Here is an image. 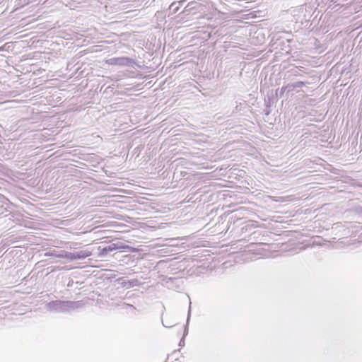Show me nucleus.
<instances>
[{"instance_id":"obj_15","label":"nucleus","mask_w":362,"mask_h":362,"mask_svg":"<svg viewBox=\"0 0 362 362\" xmlns=\"http://www.w3.org/2000/svg\"><path fill=\"white\" fill-rule=\"evenodd\" d=\"M285 92H286V90H283V87H282V88H281V90H279V96H280V97H282V96H283V95H284V93Z\"/></svg>"},{"instance_id":"obj_17","label":"nucleus","mask_w":362,"mask_h":362,"mask_svg":"<svg viewBox=\"0 0 362 362\" xmlns=\"http://www.w3.org/2000/svg\"><path fill=\"white\" fill-rule=\"evenodd\" d=\"M8 44H5L4 45H3L2 47H1L0 48V51H4L6 49V47L7 46Z\"/></svg>"},{"instance_id":"obj_16","label":"nucleus","mask_w":362,"mask_h":362,"mask_svg":"<svg viewBox=\"0 0 362 362\" xmlns=\"http://www.w3.org/2000/svg\"><path fill=\"white\" fill-rule=\"evenodd\" d=\"M240 105H236V107H235V110H233V112H238L239 110H240Z\"/></svg>"},{"instance_id":"obj_14","label":"nucleus","mask_w":362,"mask_h":362,"mask_svg":"<svg viewBox=\"0 0 362 362\" xmlns=\"http://www.w3.org/2000/svg\"><path fill=\"white\" fill-rule=\"evenodd\" d=\"M293 83H294L295 88H301V87L305 86L306 84H308L309 83L305 82V81H297Z\"/></svg>"},{"instance_id":"obj_5","label":"nucleus","mask_w":362,"mask_h":362,"mask_svg":"<svg viewBox=\"0 0 362 362\" xmlns=\"http://www.w3.org/2000/svg\"><path fill=\"white\" fill-rule=\"evenodd\" d=\"M191 302L189 301V308H188V313H187V321H186V324L184 327V332H183V336L180 339V342H179V346L182 347L185 346V337L188 334V329H189V320H190V316H191Z\"/></svg>"},{"instance_id":"obj_2","label":"nucleus","mask_w":362,"mask_h":362,"mask_svg":"<svg viewBox=\"0 0 362 362\" xmlns=\"http://www.w3.org/2000/svg\"><path fill=\"white\" fill-rule=\"evenodd\" d=\"M106 63L112 66H132L134 62V59L129 57H121L108 59Z\"/></svg>"},{"instance_id":"obj_12","label":"nucleus","mask_w":362,"mask_h":362,"mask_svg":"<svg viewBox=\"0 0 362 362\" xmlns=\"http://www.w3.org/2000/svg\"><path fill=\"white\" fill-rule=\"evenodd\" d=\"M304 69H305V68L303 66H297L295 69H293L291 71V72L293 76H300V72H303Z\"/></svg>"},{"instance_id":"obj_18","label":"nucleus","mask_w":362,"mask_h":362,"mask_svg":"<svg viewBox=\"0 0 362 362\" xmlns=\"http://www.w3.org/2000/svg\"><path fill=\"white\" fill-rule=\"evenodd\" d=\"M116 278V275H112L109 279L110 280L115 279Z\"/></svg>"},{"instance_id":"obj_20","label":"nucleus","mask_w":362,"mask_h":362,"mask_svg":"<svg viewBox=\"0 0 362 362\" xmlns=\"http://www.w3.org/2000/svg\"><path fill=\"white\" fill-rule=\"evenodd\" d=\"M127 306L129 307H133L132 305L127 304Z\"/></svg>"},{"instance_id":"obj_3","label":"nucleus","mask_w":362,"mask_h":362,"mask_svg":"<svg viewBox=\"0 0 362 362\" xmlns=\"http://www.w3.org/2000/svg\"><path fill=\"white\" fill-rule=\"evenodd\" d=\"M6 212H11L10 202L4 195L0 194V215L7 216Z\"/></svg>"},{"instance_id":"obj_6","label":"nucleus","mask_w":362,"mask_h":362,"mask_svg":"<svg viewBox=\"0 0 362 362\" xmlns=\"http://www.w3.org/2000/svg\"><path fill=\"white\" fill-rule=\"evenodd\" d=\"M116 281H117L119 284H121L122 287H127V288H132L134 286H137L140 284L138 279H131L128 281L124 280L123 278L120 277L115 279Z\"/></svg>"},{"instance_id":"obj_1","label":"nucleus","mask_w":362,"mask_h":362,"mask_svg":"<svg viewBox=\"0 0 362 362\" xmlns=\"http://www.w3.org/2000/svg\"><path fill=\"white\" fill-rule=\"evenodd\" d=\"M81 301L52 300L46 304L47 310L52 313H68L81 307Z\"/></svg>"},{"instance_id":"obj_19","label":"nucleus","mask_w":362,"mask_h":362,"mask_svg":"<svg viewBox=\"0 0 362 362\" xmlns=\"http://www.w3.org/2000/svg\"><path fill=\"white\" fill-rule=\"evenodd\" d=\"M168 279H169L170 281H173L175 279L169 278Z\"/></svg>"},{"instance_id":"obj_4","label":"nucleus","mask_w":362,"mask_h":362,"mask_svg":"<svg viewBox=\"0 0 362 362\" xmlns=\"http://www.w3.org/2000/svg\"><path fill=\"white\" fill-rule=\"evenodd\" d=\"M91 255V252L88 250H80L71 252V261L84 259Z\"/></svg>"},{"instance_id":"obj_9","label":"nucleus","mask_w":362,"mask_h":362,"mask_svg":"<svg viewBox=\"0 0 362 362\" xmlns=\"http://www.w3.org/2000/svg\"><path fill=\"white\" fill-rule=\"evenodd\" d=\"M49 255H53L55 257L64 258V259H66L68 260L71 261V252L61 250L56 253H51Z\"/></svg>"},{"instance_id":"obj_11","label":"nucleus","mask_w":362,"mask_h":362,"mask_svg":"<svg viewBox=\"0 0 362 362\" xmlns=\"http://www.w3.org/2000/svg\"><path fill=\"white\" fill-rule=\"evenodd\" d=\"M115 245H116V250H122V251H125V250H127V251H132V247L129 245H127L122 242H117L115 243Z\"/></svg>"},{"instance_id":"obj_8","label":"nucleus","mask_w":362,"mask_h":362,"mask_svg":"<svg viewBox=\"0 0 362 362\" xmlns=\"http://www.w3.org/2000/svg\"><path fill=\"white\" fill-rule=\"evenodd\" d=\"M114 247H116L115 243H111L107 246L104 247L100 250V256L103 257H106L110 252L117 250L116 248Z\"/></svg>"},{"instance_id":"obj_13","label":"nucleus","mask_w":362,"mask_h":362,"mask_svg":"<svg viewBox=\"0 0 362 362\" xmlns=\"http://www.w3.org/2000/svg\"><path fill=\"white\" fill-rule=\"evenodd\" d=\"M296 88L294 87V83H288L286 86H283V90H286V93H290L294 90Z\"/></svg>"},{"instance_id":"obj_10","label":"nucleus","mask_w":362,"mask_h":362,"mask_svg":"<svg viewBox=\"0 0 362 362\" xmlns=\"http://www.w3.org/2000/svg\"><path fill=\"white\" fill-rule=\"evenodd\" d=\"M197 4V1H189V3L185 5V8L180 11V13H186L188 15L192 10L195 8V5Z\"/></svg>"},{"instance_id":"obj_7","label":"nucleus","mask_w":362,"mask_h":362,"mask_svg":"<svg viewBox=\"0 0 362 362\" xmlns=\"http://www.w3.org/2000/svg\"><path fill=\"white\" fill-rule=\"evenodd\" d=\"M186 1H173L172 4L169 6L168 9L170 14H175L177 13H180V7L183 6V3Z\"/></svg>"}]
</instances>
